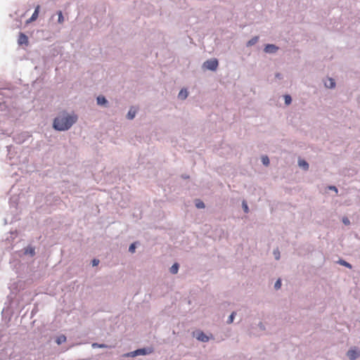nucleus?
Listing matches in <instances>:
<instances>
[{
	"label": "nucleus",
	"instance_id": "obj_32",
	"mask_svg": "<svg viewBox=\"0 0 360 360\" xmlns=\"http://www.w3.org/2000/svg\"><path fill=\"white\" fill-rule=\"evenodd\" d=\"M329 189L334 191L335 193H338V188L335 186H329Z\"/></svg>",
	"mask_w": 360,
	"mask_h": 360
},
{
	"label": "nucleus",
	"instance_id": "obj_11",
	"mask_svg": "<svg viewBox=\"0 0 360 360\" xmlns=\"http://www.w3.org/2000/svg\"><path fill=\"white\" fill-rule=\"evenodd\" d=\"M179 269V264L177 262H175L169 269V272L172 274H176L178 273Z\"/></svg>",
	"mask_w": 360,
	"mask_h": 360
},
{
	"label": "nucleus",
	"instance_id": "obj_27",
	"mask_svg": "<svg viewBox=\"0 0 360 360\" xmlns=\"http://www.w3.org/2000/svg\"><path fill=\"white\" fill-rule=\"evenodd\" d=\"M195 205H196V207H197L198 208H204V207H205V204H204V202H202V201H200V200H198V201L196 202Z\"/></svg>",
	"mask_w": 360,
	"mask_h": 360
},
{
	"label": "nucleus",
	"instance_id": "obj_3",
	"mask_svg": "<svg viewBox=\"0 0 360 360\" xmlns=\"http://www.w3.org/2000/svg\"><path fill=\"white\" fill-rule=\"evenodd\" d=\"M153 349L150 347H143L137 349L133 352H130L124 354L123 356L124 357H135L139 355H147L150 354L153 352Z\"/></svg>",
	"mask_w": 360,
	"mask_h": 360
},
{
	"label": "nucleus",
	"instance_id": "obj_26",
	"mask_svg": "<svg viewBox=\"0 0 360 360\" xmlns=\"http://www.w3.org/2000/svg\"><path fill=\"white\" fill-rule=\"evenodd\" d=\"M284 99H285V103L286 105H289L290 104L291 101H292V99H291V97L289 95H285L284 96Z\"/></svg>",
	"mask_w": 360,
	"mask_h": 360
},
{
	"label": "nucleus",
	"instance_id": "obj_31",
	"mask_svg": "<svg viewBox=\"0 0 360 360\" xmlns=\"http://www.w3.org/2000/svg\"><path fill=\"white\" fill-rule=\"evenodd\" d=\"M243 207L244 208V211L245 212H248V207L247 204L245 202H243Z\"/></svg>",
	"mask_w": 360,
	"mask_h": 360
},
{
	"label": "nucleus",
	"instance_id": "obj_12",
	"mask_svg": "<svg viewBox=\"0 0 360 360\" xmlns=\"http://www.w3.org/2000/svg\"><path fill=\"white\" fill-rule=\"evenodd\" d=\"M325 86L328 88L332 89L335 87V82L332 78H328L325 82Z\"/></svg>",
	"mask_w": 360,
	"mask_h": 360
},
{
	"label": "nucleus",
	"instance_id": "obj_29",
	"mask_svg": "<svg viewBox=\"0 0 360 360\" xmlns=\"http://www.w3.org/2000/svg\"><path fill=\"white\" fill-rule=\"evenodd\" d=\"M342 222L345 225H349L350 224V221H349V219L347 217H343L342 218Z\"/></svg>",
	"mask_w": 360,
	"mask_h": 360
},
{
	"label": "nucleus",
	"instance_id": "obj_17",
	"mask_svg": "<svg viewBox=\"0 0 360 360\" xmlns=\"http://www.w3.org/2000/svg\"><path fill=\"white\" fill-rule=\"evenodd\" d=\"M338 264H340V265H342L344 266H346L349 269H352V266L351 264H349V262H347V261L344 260V259H340L338 262H337Z\"/></svg>",
	"mask_w": 360,
	"mask_h": 360
},
{
	"label": "nucleus",
	"instance_id": "obj_18",
	"mask_svg": "<svg viewBox=\"0 0 360 360\" xmlns=\"http://www.w3.org/2000/svg\"><path fill=\"white\" fill-rule=\"evenodd\" d=\"M299 166L301 167H303L305 170H307L308 168H309V165L308 163L304 160H299Z\"/></svg>",
	"mask_w": 360,
	"mask_h": 360
},
{
	"label": "nucleus",
	"instance_id": "obj_23",
	"mask_svg": "<svg viewBox=\"0 0 360 360\" xmlns=\"http://www.w3.org/2000/svg\"><path fill=\"white\" fill-rule=\"evenodd\" d=\"M281 278H278L274 283V288L276 290H278L281 288Z\"/></svg>",
	"mask_w": 360,
	"mask_h": 360
},
{
	"label": "nucleus",
	"instance_id": "obj_8",
	"mask_svg": "<svg viewBox=\"0 0 360 360\" xmlns=\"http://www.w3.org/2000/svg\"><path fill=\"white\" fill-rule=\"evenodd\" d=\"M18 43L19 45L25 44L27 46L29 43L27 37L22 32L20 33L18 39Z\"/></svg>",
	"mask_w": 360,
	"mask_h": 360
},
{
	"label": "nucleus",
	"instance_id": "obj_9",
	"mask_svg": "<svg viewBox=\"0 0 360 360\" xmlns=\"http://www.w3.org/2000/svg\"><path fill=\"white\" fill-rule=\"evenodd\" d=\"M39 9H40V6L38 5L35 8V10H34L33 14L32 15L31 18L27 21V23L33 22L37 19L38 15H39Z\"/></svg>",
	"mask_w": 360,
	"mask_h": 360
},
{
	"label": "nucleus",
	"instance_id": "obj_6",
	"mask_svg": "<svg viewBox=\"0 0 360 360\" xmlns=\"http://www.w3.org/2000/svg\"><path fill=\"white\" fill-rule=\"evenodd\" d=\"M193 337L202 342H207L210 340V338L202 331L196 330L193 332Z\"/></svg>",
	"mask_w": 360,
	"mask_h": 360
},
{
	"label": "nucleus",
	"instance_id": "obj_21",
	"mask_svg": "<svg viewBox=\"0 0 360 360\" xmlns=\"http://www.w3.org/2000/svg\"><path fill=\"white\" fill-rule=\"evenodd\" d=\"M257 41H258V37H255L248 41L247 45L252 46V45L255 44L257 42Z\"/></svg>",
	"mask_w": 360,
	"mask_h": 360
},
{
	"label": "nucleus",
	"instance_id": "obj_25",
	"mask_svg": "<svg viewBox=\"0 0 360 360\" xmlns=\"http://www.w3.org/2000/svg\"><path fill=\"white\" fill-rule=\"evenodd\" d=\"M58 22L59 23H63V21H64V18H63V13H62V11H58Z\"/></svg>",
	"mask_w": 360,
	"mask_h": 360
},
{
	"label": "nucleus",
	"instance_id": "obj_19",
	"mask_svg": "<svg viewBox=\"0 0 360 360\" xmlns=\"http://www.w3.org/2000/svg\"><path fill=\"white\" fill-rule=\"evenodd\" d=\"M97 103L98 105H103L107 103V100L104 96H99L97 97Z\"/></svg>",
	"mask_w": 360,
	"mask_h": 360
},
{
	"label": "nucleus",
	"instance_id": "obj_33",
	"mask_svg": "<svg viewBox=\"0 0 360 360\" xmlns=\"http://www.w3.org/2000/svg\"><path fill=\"white\" fill-rule=\"evenodd\" d=\"M129 251L131 253V254H134L136 252V249H129Z\"/></svg>",
	"mask_w": 360,
	"mask_h": 360
},
{
	"label": "nucleus",
	"instance_id": "obj_28",
	"mask_svg": "<svg viewBox=\"0 0 360 360\" xmlns=\"http://www.w3.org/2000/svg\"><path fill=\"white\" fill-rule=\"evenodd\" d=\"M99 262H100L99 259L94 258L91 261V264L93 266H96L99 264Z\"/></svg>",
	"mask_w": 360,
	"mask_h": 360
},
{
	"label": "nucleus",
	"instance_id": "obj_24",
	"mask_svg": "<svg viewBox=\"0 0 360 360\" xmlns=\"http://www.w3.org/2000/svg\"><path fill=\"white\" fill-rule=\"evenodd\" d=\"M262 163L266 166L269 165V160L267 156H263L262 158Z\"/></svg>",
	"mask_w": 360,
	"mask_h": 360
},
{
	"label": "nucleus",
	"instance_id": "obj_4",
	"mask_svg": "<svg viewBox=\"0 0 360 360\" xmlns=\"http://www.w3.org/2000/svg\"><path fill=\"white\" fill-rule=\"evenodd\" d=\"M35 255V249H21L15 252L13 257L15 258L17 256H28L32 257Z\"/></svg>",
	"mask_w": 360,
	"mask_h": 360
},
{
	"label": "nucleus",
	"instance_id": "obj_20",
	"mask_svg": "<svg viewBox=\"0 0 360 360\" xmlns=\"http://www.w3.org/2000/svg\"><path fill=\"white\" fill-rule=\"evenodd\" d=\"M236 315V311H233V312L230 314V316H229V318H228V319H227V321H226V323H227L228 324H231V323H232L233 322V320H234V319H235Z\"/></svg>",
	"mask_w": 360,
	"mask_h": 360
},
{
	"label": "nucleus",
	"instance_id": "obj_7",
	"mask_svg": "<svg viewBox=\"0 0 360 360\" xmlns=\"http://www.w3.org/2000/svg\"><path fill=\"white\" fill-rule=\"evenodd\" d=\"M347 356L350 360H355L360 356V352L356 349H350L347 352Z\"/></svg>",
	"mask_w": 360,
	"mask_h": 360
},
{
	"label": "nucleus",
	"instance_id": "obj_5",
	"mask_svg": "<svg viewBox=\"0 0 360 360\" xmlns=\"http://www.w3.org/2000/svg\"><path fill=\"white\" fill-rule=\"evenodd\" d=\"M203 67L207 70H216L218 67V60L215 58L207 60L203 63Z\"/></svg>",
	"mask_w": 360,
	"mask_h": 360
},
{
	"label": "nucleus",
	"instance_id": "obj_10",
	"mask_svg": "<svg viewBox=\"0 0 360 360\" xmlns=\"http://www.w3.org/2000/svg\"><path fill=\"white\" fill-rule=\"evenodd\" d=\"M277 50L278 47L274 44H268L264 48V51L266 53H275Z\"/></svg>",
	"mask_w": 360,
	"mask_h": 360
},
{
	"label": "nucleus",
	"instance_id": "obj_16",
	"mask_svg": "<svg viewBox=\"0 0 360 360\" xmlns=\"http://www.w3.org/2000/svg\"><path fill=\"white\" fill-rule=\"evenodd\" d=\"M188 96V92L186 89H181L180 92L179 93L178 97L180 99H186Z\"/></svg>",
	"mask_w": 360,
	"mask_h": 360
},
{
	"label": "nucleus",
	"instance_id": "obj_15",
	"mask_svg": "<svg viewBox=\"0 0 360 360\" xmlns=\"http://www.w3.org/2000/svg\"><path fill=\"white\" fill-rule=\"evenodd\" d=\"M66 341V336L64 335H60L58 336L56 339V342L57 345H60L62 343L65 342Z\"/></svg>",
	"mask_w": 360,
	"mask_h": 360
},
{
	"label": "nucleus",
	"instance_id": "obj_2",
	"mask_svg": "<svg viewBox=\"0 0 360 360\" xmlns=\"http://www.w3.org/2000/svg\"><path fill=\"white\" fill-rule=\"evenodd\" d=\"M25 285V282L21 280L13 283L10 287L11 294L8 297L11 300H17L18 301H19L20 298L23 299L22 297L27 293V291L23 292Z\"/></svg>",
	"mask_w": 360,
	"mask_h": 360
},
{
	"label": "nucleus",
	"instance_id": "obj_30",
	"mask_svg": "<svg viewBox=\"0 0 360 360\" xmlns=\"http://www.w3.org/2000/svg\"><path fill=\"white\" fill-rule=\"evenodd\" d=\"M258 327L260 328V330H266V328H265V326L264 325V323L262 322H259L258 323Z\"/></svg>",
	"mask_w": 360,
	"mask_h": 360
},
{
	"label": "nucleus",
	"instance_id": "obj_13",
	"mask_svg": "<svg viewBox=\"0 0 360 360\" xmlns=\"http://www.w3.org/2000/svg\"><path fill=\"white\" fill-rule=\"evenodd\" d=\"M91 347L93 348H112V347L111 345H108L105 344H100L97 342H94L91 345Z\"/></svg>",
	"mask_w": 360,
	"mask_h": 360
},
{
	"label": "nucleus",
	"instance_id": "obj_34",
	"mask_svg": "<svg viewBox=\"0 0 360 360\" xmlns=\"http://www.w3.org/2000/svg\"><path fill=\"white\" fill-rule=\"evenodd\" d=\"M130 248H135V244L134 243H131L129 246Z\"/></svg>",
	"mask_w": 360,
	"mask_h": 360
},
{
	"label": "nucleus",
	"instance_id": "obj_1",
	"mask_svg": "<svg viewBox=\"0 0 360 360\" xmlns=\"http://www.w3.org/2000/svg\"><path fill=\"white\" fill-rule=\"evenodd\" d=\"M77 120V116L75 114L63 112L54 119L53 126L56 130L65 131L69 129Z\"/></svg>",
	"mask_w": 360,
	"mask_h": 360
},
{
	"label": "nucleus",
	"instance_id": "obj_14",
	"mask_svg": "<svg viewBox=\"0 0 360 360\" xmlns=\"http://www.w3.org/2000/svg\"><path fill=\"white\" fill-rule=\"evenodd\" d=\"M136 113V110L134 108H131L127 113V118L129 120H132Z\"/></svg>",
	"mask_w": 360,
	"mask_h": 360
},
{
	"label": "nucleus",
	"instance_id": "obj_22",
	"mask_svg": "<svg viewBox=\"0 0 360 360\" xmlns=\"http://www.w3.org/2000/svg\"><path fill=\"white\" fill-rule=\"evenodd\" d=\"M275 259L278 260L281 257V252L278 249H274L273 252Z\"/></svg>",
	"mask_w": 360,
	"mask_h": 360
}]
</instances>
